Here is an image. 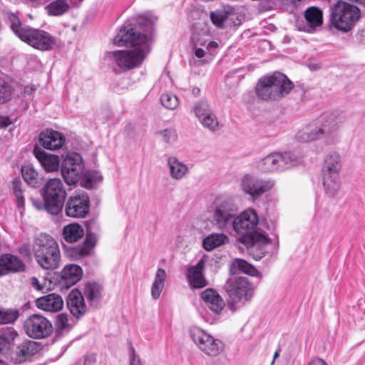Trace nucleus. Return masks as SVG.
Instances as JSON below:
<instances>
[{"label": "nucleus", "instance_id": "nucleus-32", "mask_svg": "<svg viewBox=\"0 0 365 365\" xmlns=\"http://www.w3.org/2000/svg\"><path fill=\"white\" fill-rule=\"evenodd\" d=\"M194 56L189 59V64L191 66H202L210 63L212 58L210 52L207 51L206 48L197 44L193 47Z\"/></svg>", "mask_w": 365, "mask_h": 365}, {"label": "nucleus", "instance_id": "nucleus-17", "mask_svg": "<svg viewBox=\"0 0 365 365\" xmlns=\"http://www.w3.org/2000/svg\"><path fill=\"white\" fill-rule=\"evenodd\" d=\"M97 242L96 235L87 232L86 239L82 245L69 247L66 249V255L73 260H77L88 256L91 252Z\"/></svg>", "mask_w": 365, "mask_h": 365}, {"label": "nucleus", "instance_id": "nucleus-1", "mask_svg": "<svg viewBox=\"0 0 365 365\" xmlns=\"http://www.w3.org/2000/svg\"><path fill=\"white\" fill-rule=\"evenodd\" d=\"M113 43L118 46L131 48L130 50H116L106 53V57L123 71L138 67L151 49L150 36L142 34L129 26H124L120 30Z\"/></svg>", "mask_w": 365, "mask_h": 365}, {"label": "nucleus", "instance_id": "nucleus-10", "mask_svg": "<svg viewBox=\"0 0 365 365\" xmlns=\"http://www.w3.org/2000/svg\"><path fill=\"white\" fill-rule=\"evenodd\" d=\"M190 336L196 346L205 354L210 356L219 355L224 349V344L203 329L192 326L189 329Z\"/></svg>", "mask_w": 365, "mask_h": 365}, {"label": "nucleus", "instance_id": "nucleus-15", "mask_svg": "<svg viewBox=\"0 0 365 365\" xmlns=\"http://www.w3.org/2000/svg\"><path fill=\"white\" fill-rule=\"evenodd\" d=\"M258 222L259 218L256 212L254 210H247L235 217L232 227L238 234H251Z\"/></svg>", "mask_w": 365, "mask_h": 365}, {"label": "nucleus", "instance_id": "nucleus-25", "mask_svg": "<svg viewBox=\"0 0 365 365\" xmlns=\"http://www.w3.org/2000/svg\"><path fill=\"white\" fill-rule=\"evenodd\" d=\"M34 154L42 168L47 173L54 172L58 170L59 158L58 155L48 154L37 146L34 149Z\"/></svg>", "mask_w": 365, "mask_h": 365}, {"label": "nucleus", "instance_id": "nucleus-46", "mask_svg": "<svg viewBox=\"0 0 365 365\" xmlns=\"http://www.w3.org/2000/svg\"><path fill=\"white\" fill-rule=\"evenodd\" d=\"M83 165H76V169L72 171H61L65 182L70 185H75L83 173Z\"/></svg>", "mask_w": 365, "mask_h": 365}, {"label": "nucleus", "instance_id": "nucleus-13", "mask_svg": "<svg viewBox=\"0 0 365 365\" xmlns=\"http://www.w3.org/2000/svg\"><path fill=\"white\" fill-rule=\"evenodd\" d=\"M274 185L271 180H262L250 175H246L241 181L242 190L256 200L264 192L270 190Z\"/></svg>", "mask_w": 365, "mask_h": 365}, {"label": "nucleus", "instance_id": "nucleus-51", "mask_svg": "<svg viewBox=\"0 0 365 365\" xmlns=\"http://www.w3.org/2000/svg\"><path fill=\"white\" fill-rule=\"evenodd\" d=\"M161 140L167 144L175 143L178 139L176 130L173 128H165L158 132Z\"/></svg>", "mask_w": 365, "mask_h": 365}, {"label": "nucleus", "instance_id": "nucleus-9", "mask_svg": "<svg viewBox=\"0 0 365 365\" xmlns=\"http://www.w3.org/2000/svg\"><path fill=\"white\" fill-rule=\"evenodd\" d=\"M225 289L229 296L228 307L236 309V303L250 300L252 296V286L245 277H230L225 284Z\"/></svg>", "mask_w": 365, "mask_h": 365}, {"label": "nucleus", "instance_id": "nucleus-40", "mask_svg": "<svg viewBox=\"0 0 365 365\" xmlns=\"http://www.w3.org/2000/svg\"><path fill=\"white\" fill-rule=\"evenodd\" d=\"M70 8V2L68 0H56L46 6L49 16H61L66 13Z\"/></svg>", "mask_w": 365, "mask_h": 365}, {"label": "nucleus", "instance_id": "nucleus-24", "mask_svg": "<svg viewBox=\"0 0 365 365\" xmlns=\"http://www.w3.org/2000/svg\"><path fill=\"white\" fill-rule=\"evenodd\" d=\"M296 138L299 142L307 143L321 138L326 139V137L324 131L321 129L319 123L316 121L300 130L296 135Z\"/></svg>", "mask_w": 365, "mask_h": 365}, {"label": "nucleus", "instance_id": "nucleus-3", "mask_svg": "<svg viewBox=\"0 0 365 365\" xmlns=\"http://www.w3.org/2000/svg\"><path fill=\"white\" fill-rule=\"evenodd\" d=\"M293 88L292 82L283 73H275L260 78L255 91L264 101H277L287 96Z\"/></svg>", "mask_w": 365, "mask_h": 365}, {"label": "nucleus", "instance_id": "nucleus-54", "mask_svg": "<svg viewBox=\"0 0 365 365\" xmlns=\"http://www.w3.org/2000/svg\"><path fill=\"white\" fill-rule=\"evenodd\" d=\"M130 365H143L140 357L135 354V349L130 346Z\"/></svg>", "mask_w": 365, "mask_h": 365}, {"label": "nucleus", "instance_id": "nucleus-31", "mask_svg": "<svg viewBox=\"0 0 365 365\" xmlns=\"http://www.w3.org/2000/svg\"><path fill=\"white\" fill-rule=\"evenodd\" d=\"M18 334L12 327H7L0 334V352L3 355L7 354L13 346Z\"/></svg>", "mask_w": 365, "mask_h": 365}, {"label": "nucleus", "instance_id": "nucleus-22", "mask_svg": "<svg viewBox=\"0 0 365 365\" xmlns=\"http://www.w3.org/2000/svg\"><path fill=\"white\" fill-rule=\"evenodd\" d=\"M67 307L71 314L79 318L86 314L87 308L83 296L78 290H72L67 297Z\"/></svg>", "mask_w": 365, "mask_h": 365}, {"label": "nucleus", "instance_id": "nucleus-29", "mask_svg": "<svg viewBox=\"0 0 365 365\" xmlns=\"http://www.w3.org/2000/svg\"><path fill=\"white\" fill-rule=\"evenodd\" d=\"M304 17L308 24V28L304 30L308 32L313 31L316 27L322 24V11L317 7L312 6L307 9L304 11Z\"/></svg>", "mask_w": 365, "mask_h": 365}, {"label": "nucleus", "instance_id": "nucleus-50", "mask_svg": "<svg viewBox=\"0 0 365 365\" xmlns=\"http://www.w3.org/2000/svg\"><path fill=\"white\" fill-rule=\"evenodd\" d=\"M19 317V312L12 309H0V324L14 322Z\"/></svg>", "mask_w": 365, "mask_h": 365}, {"label": "nucleus", "instance_id": "nucleus-37", "mask_svg": "<svg viewBox=\"0 0 365 365\" xmlns=\"http://www.w3.org/2000/svg\"><path fill=\"white\" fill-rule=\"evenodd\" d=\"M168 165L170 176L175 180L182 179L188 171L187 165L179 161L175 157H170L168 159Z\"/></svg>", "mask_w": 365, "mask_h": 365}, {"label": "nucleus", "instance_id": "nucleus-33", "mask_svg": "<svg viewBox=\"0 0 365 365\" xmlns=\"http://www.w3.org/2000/svg\"><path fill=\"white\" fill-rule=\"evenodd\" d=\"M233 14L234 9L227 5L210 12V16L215 26L222 28L227 19Z\"/></svg>", "mask_w": 365, "mask_h": 365}, {"label": "nucleus", "instance_id": "nucleus-44", "mask_svg": "<svg viewBox=\"0 0 365 365\" xmlns=\"http://www.w3.org/2000/svg\"><path fill=\"white\" fill-rule=\"evenodd\" d=\"M102 180V175L99 172L96 170L88 171L84 175L81 184L83 187L91 189L101 182Z\"/></svg>", "mask_w": 365, "mask_h": 365}, {"label": "nucleus", "instance_id": "nucleus-19", "mask_svg": "<svg viewBox=\"0 0 365 365\" xmlns=\"http://www.w3.org/2000/svg\"><path fill=\"white\" fill-rule=\"evenodd\" d=\"M39 351L38 342L26 339L16 346L14 356L12 359L15 363H22L30 359Z\"/></svg>", "mask_w": 365, "mask_h": 365}, {"label": "nucleus", "instance_id": "nucleus-55", "mask_svg": "<svg viewBox=\"0 0 365 365\" xmlns=\"http://www.w3.org/2000/svg\"><path fill=\"white\" fill-rule=\"evenodd\" d=\"M11 124V121L8 116H0V128H7Z\"/></svg>", "mask_w": 365, "mask_h": 365}, {"label": "nucleus", "instance_id": "nucleus-8", "mask_svg": "<svg viewBox=\"0 0 365 365\" xmlns=\"http://www.w3.org/2000/svg\"><path fill=\"white\" fill-rule=\"evenodd\" d=\"M42 196L46 202V210L56 215L62 210L66 197V188L58 178L49 179L43 187Z\"/></svg>", "mask_w": 365, "mask_h": 365}, {"label": "nucleus", "instance_id": "nucleus-27", "mask_svg": "<svg viewBox=\"0 0 365 365\" xmlns=\"http://www.w3.org/2000/svg\"><path fill=\"white\" fill-rule=\"evenodd\" d=\"M83 276V271L80 266L76 264L66 265L61 272L60 283L69 288L77 283Z\"/></svg>", "mask_w": 365, "mask_h": 365}, {"label": "nucleus", "instance_id": "nucleus-23", "mask_svg": "<svg viewBox=\"0 0 365 365\" xmlns=\"http://www.w3.org/2000/svg\"><path fill=\"white\" fill-rule=\"evenodd\" d=\"M24 262L16 256L5 254L0 257V276L23 271Z\"/></svg>", "mask_w": 365, "mask_h": 365}, {"label": "nucleus", "instance_id": "nucleus-12", "mask_svg": "<svg viewBox=\"0 0 365 365\" xmlns=\"http://www.w3.org/2000/svg\"><path fill=\"white\" fill-rule=\"evenodd\" d=\"M21 40L40 51L51 50L55 44L54 38L48 32L29 26Z\"/></svg>", "mask_w": 365, "mask_h": 365}, {"label": "nucleus", "instance_id": "nucleus-59", "mask_svg": "<svg viewBox=\"0 0 365 365\" xmlns=\"http://www.w3.org/2000/svg\"><path fill=\"white\" fill-rule=\"evenodd\" d=\"M33 205L38 210H41L43 209L46 210V202L43 200V203L38 200H32Z\"/></svg>", "mask_w": 365, "mask_h": 365}, {"label": "nucleus", "instance_id": "nucleus-2", "mask_svg": "<svg viewBox=\"0 0 365 365\" xmlns=\"http://www.w3.org/2000/svg\"><path fill=\"white\" fill-rule=\"evenodd\" d=\"M32 252L37 264L43 269H57L61 262V252L57 242L51 236L40 235L32 245Z\"/></svg>", "mask_w": 365, "mask_h": 365}, {"label": "nucleus", "instance_id": "nucleus-21", "mask_svg": "<svg viewBox=\"0 0 365 365\" xmlns=\"http://www.w3.org/2000/svg\"><path fill=\"white\" fill-rule=\"evenodd\" d=\"M205 262L200 259L195 265L188 269L187 279L190 287L195 289H200L207 285V282L204 276Z\"/></svg>", "mask_w": 365, "mask_h": 365}, {"label": "nucleus", "instance_id": "nucleus-5", "mask_svg": "<svg viewBox=\"0 0 365 365\" xmlns=\"http://www.w3.org/2000/svg\"><path fill=\"white\" fill-rule=\"evenodd\" d=\"M359 17V9L343 0L337 1L330 8V21L339 31H350Z\"/></svg>", "mask_w": 365, "mask_h": 365}, {"label": "nucleus", "instance_id": "nucleus-47", "mask_svg": "<svg viewBox=\"0 0 365 365\" xmlns=\"http://www.w3.org/2000/svg\"><path fill=\"white\" fill-rule=\"evenodd\" d=\"M13 88L5 80L0 79V104H4L11 99Z\"/></svg>", "mask_w": 365, "mask_h": 365}, {"label": "nucleus", "instance_id": "nucleus-39", "mask_svg": "<svg viewBox=\"0 0 365 365\" xmlns=\"http://www.w3.org/2000/svg\"><path fill=\"white\" fill-rule=\"evenodd\" d=\"M5 16L12 31L21 39L29 26L23 25L18 16L14 13L6 12Z\"/></svg>", "mask_w": 365, "mask_h": 365}, {"label": "nucleus", "instance_id": "nucleus-42", "mask_svg": "<svg viewBox=\"0 0 365 365\" xmlns=\"http://www.w3.org/2000/svg\"><path fill=\"white\" fill-rule=\"evenodd\" d=\"M21 173L24 180L30 185L36 186L38 182V173L31 164H26L21 167Z\"/></svg>", "mask_w": 365, "mask_h": 365}, {"label": "nucleus", "instance_id": "nucleus-49", "mask_svg": "<svg viewBox=\"0 0 365 365\" xmlns=\"http://www.w3.org/2000/svg\"><path fill=\"white\" fill-rule=\"evenodd\" d=\"M12 189L14 195L16 199V205L19 208L24 206L25 200L21 189V182L19 180L15 179L12 182Z\"/></svg>", "mask_w": 365, "mask_h": 365}, {"label": "nucleus", "instance_id": "nucleus-14", "mask_svg": "<svg viewBox=\"0 0 365 365\" xmlns=\"http://www.w3.org/2000/svg\"><path fill=\"white\" fill-rule=\"evenodd\" d=\"M89 207L90 200L88 195L71 196L65 204V214L70 217L83 218L89 212Z\"/></svg>", "mask_w": 365, "mask_h": 365}, {"label": "nucleus", "instance_id": "nucleus-26", "mask_svg": "<svg viewBox=\"0 0 365 365\" xmlns=\"http://www.w3.org/2000/svg\"><path fill=\"white\" fill-rule=\"evenodd\" d=\"M63 305L61 297L56 294H49L36 300V306L46 312H58L61 309Z\"/></svg>", "mask_w": 365, "mask_h": 365}, {"label": "nucleus", "instance_id": "nucleus-35", "mask_svg": "<svg viewBox=\"0 0 365 365\" xmlns=\"http://www.w3.org/2000/svg\"><path fill=\"white\" fill-rule=\"evenodd\" d=\"M102 288L97 283H87L83 289V294L93 307H96L101 298Z\"/></svg>", "mask_w": 365, "mask_h": 365}, {"label": "nucleus", "instance_id": "nucleus-30", "mask_svg": "<svg viewBox=\"0 0 365 365\" xmlns=\"http://www.w3.org/2000/svg\"><path fill=\"white\" fill-rule=\"evenodd\" d=\"M85 235L84 230L78 223H71L63 227L62 235L64 240L69 243H73L81 239Z\"/></svg>", "mask_w": 365, "mask_h": 365}, {"label": "nucleus", "instance_id": "nucleus-16", "mask_svg": "<svg viewBox=\"0 0 365 365\" xmlns=\"http://www.w3.org/2000/svg\"><path fill=\"white\" fill-rule=\"evenodd\" d=\"M328 141H333L335 133L344 123V117L338 113H324L317 120Z\"/></svg>", "mask_w": 365, "mask_h": 365}, {"label": "nucleus", "instance_id": "nucleus-41", "mask_svg": "<svg viewBox=\"0 0 365 365\" xmlns=\"http://www.w3.org/2000/svg\"><path fill=\"white\" fill-rule=\"evenodd\" d=\"M83 165L81 156L76 153L66 155L61 163V171H72L76 165Z\"/></svg>", "mask_w": 365, "mask_h": 365}, {"label": "nucleus", "instance_id": "nucleus-28", "mask_svg": "<svg viewBox=\"0 0 365 365\" xmlns=\"http://www.w3.org/2000/svg\"><path fill=\"white\" fill-rule=\"evenodd\" d=\"M230 272L232 274L242 272L252 277L259 275L258 270L253 265L240 258H236L231 262Z\"/></svg>", "mask_w": 365, "mask_h": 365}, {"label": "nucleus", "instance_id": "nucleus-45", "mask_svg": "<svg viewBox=\"0 0 365 365\" xmlns=\"http://www.w3.org/2000/svg\"><path fill=\"white\" fill-rule=\"evenodd\" d=\"M192 111L198 121L202 119L204 116L208 115L212 112L211 108L206 101H200L194 104Z\"/></svg>", "mask_w": 365, "mask_h": 365}, {"label": "nucleus", "instance_id": "nucleus-6", "mask_svg": "<svg viewBox=\"0 0 365 365\" xmlns=\"http://www.w3.org/2000/svg\"><path fill=\"white\" fill-rule=\"evenodd\" d=\"M212 212L215 225L224 230L233 225L238 209L231 197L219 196L213 202Z\"/></svg>", "mask_w": 365, "mask_h": 365}, {"label": "nucleus", "instance_id": "nucleus-36", "mask_svg": "<svg viewBox=\"0 0 365 365\" xmlns=\"http://www.w3.org/2000/svg\"><path fill=\"white\" fill-rule=\"evenodd\" d=\"M167 277L166 272L163 268H158L156 271L154 281L151 286V297L153 299H158L164 288Z\"/></svg>", "mask_w": 365, "mask_h": 365}, {"label": "nucleus", "instance_id": "nucleus-61", "mask_svg": "<svg viewBox=\"0 0 365 365\" xmlns=\"http://www.w3.org/2000/svg\"><path fill=\"white\" fill-rule=\"evenodd\" d=\"M0 365H3V361L0 359Z\"/></svg>", "mask_w": 365, "mask_h": 365}, {"label": "nucleus", "instance_id": "nucleus-53", "mask_svg": "<svg viewBox=\"0 0 365 365\" xmlns=\"http://www.w3.org/2000/svg\"><path fill=\"white\" fill-rule=\"evenodd\" d=\"M56 326L60 329H65L68 326V319L66 314H60L56 317Z\"/></svg>", "mask_w": 365, "mask_h": 365}, {"label": "nucleus", "instance_id": "nucleus-20", "mask_svg": "<svg viewBox=\"0 0 365 365\" xmlns=\"http://www.w3.org/2000/svg\"><path fill=\"white\" fill-rule=\"evenodd\" d=\"M200 297L205 306L214 314H220L225 307V302L213 289L208 288L201 292Z\"/></svg>", "mask_w": 365, "mask_h": 365}, {"label": "nucleus", "instance_id": "nucleus-34", "mask_svg": "<svg viewBox=\"0 0 365 365\" xmlns=\"http://www.w3.org/2000/svg\"><path fill=\"white\" fill-rule=\"evenodd\" d=\"M229 242L228 237L222 233L210 234L202 240L203 247L207 251H212L214 249L227 244Z\"/></svg>", "mask_w": 365, "mask_h": 365}, {"label": "nucleus", "instance_id": "nucleus-4", "mask_svg": "<svg viewBox=\"0 0 365 365\" xmlns=\"http://www.w3.org/2000/svg\"><path fill=\"white\" fill-rule=\"evenodd\" d=\"M341 156L336 151H330L324 157L322 166L323 186L330 196H335L341 188Z\"/></svg>", "mask_w": 365, "mask_h": 365}, {"label": "nucleus", "instance_id": "nucleus-52", "mask_svg": "<svg viewBox=\"0 0 365 365\" xmlns=\"http://www.w3.org/2000/svg\"><path fill=\"white\" fill-rule=\"evenodd\" d=\"M200 46L206 48L207 51L210 52L211 57L212 58L214 54L216 53V49L218 48V43L215 41H204L199 43Z\"/></svg>", "mask_w": 365, "mask_h": 365}, {"label": "nucleus", "instance_id": "nucleus-18", "mask_svg": "<svg viewBox=\"0 0 365 365\" xmlns=\"http://www.w3.org/2000/svg\"><path fill=\"white\" fill-rule=\"evenodd\" d=\"M65 137L60 133L53 130H46L39 134V144L45 149L58 150L65 143Z\"/></svg>", "mask_w": 365, "mask_h": 365}, {"label": "nucleus", "instance_id": "nucleus-11", "mask_svg": "<svg viewBox=\"0 0 365 365\" xmlns=\"http://www.w3.org/2000/svg\"><path fill=\"white\" fill-rule=\"evenodd\" d=\"M23 329L26 334L32 339H40L48 336L53 330L51 322L41 314H31L24 321Z\"/></svg>", "mask_w": 365, "mask_h": 365}, {"label": "nucleus", "instance_id": "nucleus-56", "mask_svg": "<svg viewBox=\"0 0 365 365\" xmlns=\"http://www.w3.org/2000/svg\"><path fill=\"white\" fill-rule=\"evenodd\" d=\"M30 283L36 290L40 291L43 289V287L40 284L39 280L36 277H31Z\"/></svg>", "mask_w": 365, "mask_h": 365}, {"label": "nucleus", "instance_id": "nucleus-38", "mask_svg": "<svg viewBox=\"0 0 365 365\" xmlns=\"http://www.w3.org/2000/svg\"><path fill=\"white\" fill-rule=\"evenodd\" d=\"M252 247L253 250H259L257 254L259 258H262L267 252L266 247L270 243V240L264 235L255 233L252 235Z\"/></svg>", "mask_w": 365, "mask_h": 365}, {"label": "nucleus", "instance_id": "nucleus-48", "mask_svg": "<svg viewBox=\"0 0 365 365\" xmlns=\"http://www.w3.org/2000/svg\"><path fill=\"white\" fill-rule=\"evenodd\" d=\"M162 105L169 110L175 109L179 105L178 98L170 93L163 94L160 97Z\"/></svg>", "mask_w": 365, "mask_h": 365}, {"label": "nucleus", "instance_id": "nucleus-57", "mask_svg": "<svg viewBox=\"0 0 365 365\" xmlns=\"http://www.w3.org/2000/svg\"><path fill=\"white\" fill-rule=\"evenodd\" d=\"M308 365H328V364L323 359L317 357L312 359Z\"/></svg>", "mask_w": 365, "mask_h": 365}, {"label": "nucleus", "instance_id": "nucleus-58", "mask_svg": "<svg viewBox=\"0 0 365 365\" xmlns=\"http://www.w3.org/2000/svg\"><path fill=\"white\" fill-rule=\"evenodd\" d=\"M36 90V87L34 85H29L25 86L24 93L27 96H31Z\"/></svg>", "mask_w": 365, "mask_h": 365}, {"label": "nucleus", "instance_id": "nucleus-60", "mask_svg": "<svg viewBox=\"0 0 365 365\" xmlns=\"http://www.w3.org/2000/svg\"><path fill=\"white\" fill-rule=\"evenodd\" d=\"M279 351H275V353H274V359H273V361H272V364H274V359H275L277 357H278V356H279Z\"/></svg>", "mask_w": 365, "mask_h": 365}, {"label": "nucleus", "instance_id": "nucleus-7", "mask_svg": "<svg viewBox=\"0 0 365 365\" xmlns=\"http://www.w3.org/2000/svg\"><path fill=\"white\" fill-rule=\"evenodd\" d=\"M301 158L293 152L272 153L257 162V168L263 173L283 171L297 165Z\"/></svg>", "mask_w": 365, "mask_h": 365}, {"label": "nucleus", "instance_id": "nucleus-43", "mask_svg": "<svg viewBox=\"0 0 365 365\" xmlns=\"http://www.w3.org/2000/svg\"><path fill=\"white\" fill-rule=\"evenodd\" d=\"M199 122L204 128L207 129L211 132H216L220 128V124L218 118L213 111L208 115L204 116V118L199 120Z\"/></svg>", "mask_w": 365, "mask_h": 365}]
</instances>
